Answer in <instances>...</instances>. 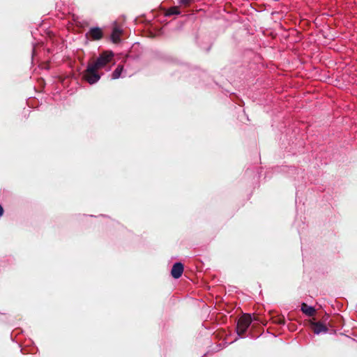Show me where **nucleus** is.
<instances>
[{"mask_svg":"<svg viewBox=\"0 0 357 357\" xmlns=\"http://www.w3.org/2000/svg\"><path fill=\"white\" fill-rule=\"evenodd\" d=\"M190 0H180V2L183 4H186L190 2Z\"/></svg>","mask_w":357,"mask_h":357,"instance_id":"nucleus-11","label":"nucleus"},{"mask_svg":"<svg viewBox=\"0 0 357 357\" xmlns=\"http://www.w3.org/2000/svg\"><path fill=\"white\" fill-rule=\"evenodd\" d=\"M301 310L303 313L308 316H312L314 314L315 310L312 307L308 306L305 303H303Z\"/></svg>","mask_w":357,"mask_h":357,"instance_id":"nucleus-7","label":"nucleus"},{"mask_svg":"<svg viewBox=\"0 0 357 357\" xmlns=\"http://www.w3.org/2000/svg\"><path fill=\"white\" fill-rule=\"evenodd\" d=\"M123 70V68L122 67H120L119 66L116 70L113 73V79H117L119 77L121 72Z\"/></svg>","mask_w":357,"mask_h":357,"instance_id":"nucleus-9","label":"nucleus"},{"mask_svg":"<svg viewBox=\"0 0 357 357\" xmlns=\"http://www.w3.org/2000/svg\"><path fill=\"white\" fill-rule=\"evenodd\" d=\"M97 70L93 65L88 67L84 77L90 84H93L100 79L99 75L96 73Z\"/></svg>","mask_w":357,"mask_h":357,"instance_id":"nucleus-2","label":"nucleus"},{"mask_svg":"<svg viewBox=\"0 0 357 357\" xmlns=\"http://www.w3.org/2000/svg\"><path fill=\"white\" fill-rule=\"evenodd\" d=\"M180 12L176 7L172 8L167 12V15L178 14Z\"/></svg>","mask_w":357,"mask_h":357,"instance_id":"nucleus-10","label":"nucleus"},{"mask_svg":"<svg viewBox=\"0 0 357 357\" xmlns=\"http://www.w3.org/2000/svg\"><path fill=\"white\" fill-rule=\"evenodd\" d=\"M183 272V266L181 263L175 264L172 269L171 273L174 278H178Z\"/></svg>","mask_w":357,"mask_h":357,"instance_id":"nucleus-4","label":"nucleus"},{"mask_svg":"<svg viewBox=\"0 0 357 357\" xmlns=\"http://www.w3.org/2000/svg\"><path fill=\"white\" fill-rule=\"evenodd\" d=\"M251 317L249 314H245L240 318L237 324V333L238 335L243 334L251 323Z\"/></svg>","mask_w":357,"mask_h":357,"instance_id":"nucleus-1","label":"nucleus"},{"mask_svg":"<svg viewBox=\"0 0 357 357\" xmlns=\"http://www.w3.org/2000/svg\"><path fill=\"white\" fill-rule=\"evenodd\" d=\"M311 327L314 333L317 334H319L321 332H326L327 331V328L320 323L312 322L311 324Z\"/></svg>","mask_w":357,"mask_h":357,"instance_id":"nucleus-5","label":"nucleus"},{"mask_svg":"<svg viewBox=\"0 0 357 357\" xmlns=\"http://www.w3.org/2000/svg\"><path fill=\"white\" fill-rule=\"evenodd\" d=\"M90 36L94 40H98L102 38V31L99 28H94L91 29L89 32Z\"/></svg>","mask_w":357,"mask_h":357,"instance_id":"nucleus-6","label":"nucleus"},{"mask_svg":"<svg viewBox=\"0 0 357 357\" xmlns=\"http://www.w3.org/2000/svg\"><path fill=\"white\" fill-rule=\"evenodd\" d=\"M121 30L118 29H114L112 33V40L114 43H117L119 41L120 36H121Z\"/></svg>","mask_w":357,"mask_h":357,"instance_id":"nucleus-8","label":"nucleus"},{"mask_svg":"<svg viewBox=\"0 0 357 357\" xmlns=\"http://www.w3.org/2000/svg\"><path fill=\"white\" fill-rule=\"evenodd\" d=\"M3 208L0 206V216H1L3 215Z\"/></svg>","mask_w":357,"mask_h":357,"instance_id":"nucleus-12","label":"nucleus"},{"mask_svg":"<svg viewBox=\"0 0 357 357\" xmlns=\"http://www.w3.org/2000/svg\"><path fill=\"white\" fill-rule=\"evenodd\" d=\"M112 56L113 54L111 52H104L93 66L97 69L101 68L110 61Z\"/></svg>","mask_w":357,"mask_h":357,"instance_id":"nucleus-3","label":"nucleus"}]
</instances>
